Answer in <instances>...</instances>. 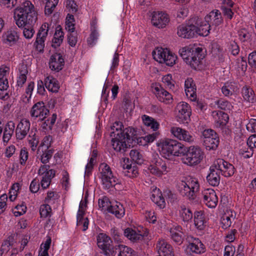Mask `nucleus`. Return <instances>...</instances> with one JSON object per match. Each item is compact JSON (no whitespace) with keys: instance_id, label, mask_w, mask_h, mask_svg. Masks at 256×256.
I'll return each mask as SVG.
<instances>
[{"instance_id":"obj_35","label":"nucleus","mask_w":256,"mask_h":256,"mask_svg":"<svg viewBox=\"0 0 256 256\" xmlns=\"http://www.w3.org/2000/svg\"><path fill=\"white\" fill-rule=\"evenodd\" d=\"M182 228L180 226H174L170 230L171 238L178 244H181L183 241Z\"/></svg>"},{"instance_id":"obj_43","label":"nucleus","mask_w":256,"mask_h":256,"mask_svg":"<svg viewBox=\"0 0 256 256\" xmlns=\"http://www.w3.org/2000/svg\"><path fill=\"white\" fill-rule=\"evenodd\" d=\"M64 32L62 30L60 26H56L55 33L52 40V46L54 48H56L60 46L64 39Z\"/></svg>"},{"instance_id":"obj_31","label":"nucleus","mask_w":256,"mask_h":256,"mask_svg":"<svg viewBox=\"0 0 256 256\" xmlns=\"http://www.w3.org/2000/svg\"><path fill=\"white\" fill-rule=\"evenodd\" d=\"M152 190L150 198L152 201L160 208H164L166 206V204L160 190L155 186H152Z\"/></svg>"},{"instance_id":"obj_22","label":"nucleus","mask_w":256,"mask_h":256,"mask_svg":"<svg viewBox=\"0 0 256 256\" xmlns=\"http://www.w3.org/2000/svg\"><path fill=\"white\" fill-rule=\"evenodd\" d=\"M20 36L18 32L10 29L5 32L2 36V42L9 47H12L16 44Z\"/></svg>"},{"instance_id":"obj_5","label":"nucleus","mask_w":256,"mask_h":256,"mask_svg":"<svg viewBox=\"0 0 256 256\" xmlns=\"http://www.w3.org/2000/svg\"><path fill=\"white\" fill-rule=\"evenodd\" d=\"M200 189V184L198 179L193 176L183 178L178 184V190L180 194L188 200H194Z\"/></svg>"},{"instance_id":"obj_24","label":"nucleus","mask_w":256,"mask_h":256,"mask_svg":"<svg viewBox=\"0 0 256 256\" xmlns=\"http://www.w3.org/2000/svg\"><path fill=\"white\" fill-rule=\"evenodd\" d=\"M194 224L198 230H204L207 226L208 220L204 211L196 210L194 213Z\"/></svg>"},{"instance_id":"obj_9","label":"nucleus","mask_w":256,"mask_h":256,"mask_svg":"<svg viewBox=\"0 0 256 256\" xmlns=\"http://www.w3.org/2000/svg\"><path fill=\"white\" fill-rule=\"evenodd\" d=\"M200 139L207 150L216 149L218 144L219 139L216 133L212 129H206L201 132Z\"/></svg>"},{"instance_id":"obj_64","label":"nucleus","mask_w":256,"mask_h":256,"mask_svg":"<svg viewBox=\"0 0 256 256\" xmlns=\"http://www.w3.org/2000/svg\"><path fill=\"white\" fill-rule=\"evenodd\" d=\"M232 222V218L226 214L224 215L221 218L220 224L224 229L229 228L231 226Z\"/></svg>"},{"instance_id":"obj_38","label":"nucleus","mask_w":256,"mask_h":256,"mask_svg":"<svg viewBox=\"0 0 256 256\" xmlns=\"http://www.w3.org/2000/svg\"><path fill=\"white\" fill-rule=\"evenodd\" d=\"M178 216L183 222H188L192 220L194 214L189 208L182 206L178 209Z\"/></svg>"},{"instance_id":"obj_44","label":"nucleus","mask_w":256,"mask_h":256,"mask_svg":"<svg viewBox=\"0 0 256 256\" xmlns=\"http://www.w3.org/2000/svg\"><path fill=\"white\" fill-rule=\"evenodd\" d=\"M96 155V151L94 150L91 157L88 160V164L85 166V176H88L92 173Z\"/></svg>"},{"instance_id":"obj_51","label":"nucleus","mask_w":256,"mask_h":256,"mask_svg":"<svg viewBox=\"0 0 256 256\" xmlns=\"http://www.w3.org/2000/svg\"><path fill=\"white\" fill-rule=\"evenodd\" d=\"M74 18L73 15L68 14L66 19V29L70 32H74L75 29Z\"/></svg>"},{"instance_id":"obj_52","label":"nucleus","mask_w":256,"mask_h":256,"mask_svg":"<svg viewBox=\"0 0 256 256\" xmlns=\"http://www.w3.org/2000/svg\"><path fill=\"white\" fill-rule=\"evenodd\" d=\"M216 104L222 110L230 111L232 110L233 106L227 100L220 99L216 102Z\"/></svg>"},{"instance_id":"obj_14","label":"nucleus","mask_w":256,"mask_h":256,"mask_svg":"<svg viewBox=\"0 0 256 256\" xmlns=\"http://www.w3.org/2000/svg\"><path fill=\"white\" fill-rule=\"evenodd\" d=\"M170 18L168 14L162 11H154L151 14V22L152 24L158 28H166L170 22Z\"/></svg>"},{"instance_id":"obj_18","label":"nucleus","mask_w":256,"mask_h":256,"mask_svg":"<svg viewBox=\"0 0 256 256\" xmlns=\"http://www.w3.org/2000/svg\"><path fill=\"white\" fill-rule=\"evenodd\" d=\"M202 199L203 202L209 208H214L218 205V197L214 190L212 188L202 190Z\"/></svg>"},{"instance_id":"obj_3","label":"nucleus","mask_w":256,"mask_h":256,"mask_svg":"<svg viewBox=\"0 0 256 256\" xmlns=\"http://www.w3.org/2000/svg\"><path fill=\"white\" fill-rule=\"evenodd\" d=\"M112 144L116 152L124 151L136 140V130L132 127L124 129L122 122H114L111 126Z\"/></svg>"},{"instance_id":"obj_47","label":"nucleus","mask_w":256,"mask_h":256,"mask_svg":"<svg viewBox=\"0 0 256 256\" xmlns=\"http://www.w3.org/2000/svg\"><path fill=\"white\" fill-rule=\"evenodd\" d=\"M242 94L245 100L251 102H253L254 94L252 88L246 86L244 87L242 90Z\"/></svg>"},{"instance_id":"obj_49","label":"nucleus","mask_w":256,"mask_h":256,"mask_svg":"<svg viewBox=\"0 0 256 256\" xmlns=\"http://www.w3.org/2000/svg\"><path fill=\"white\" fill-rule=\"evenodd\" d=\"M59 0H47L46 1L44 13L46 15L51 14L58 4Z\"/></svg>"},{"instance_id":"obj_19","label":"nucleus","mask_w":256,"mask_h":256,"mask_svg":"<svg viewBox=\"0 0 256 256\" xmlns=\"http://www.w3.org/2000/svg\"><path fill=\"white\" fill-rule=\"evenodd\" d=\"M50 168L48 165H43L38 170V174L42 176L41 186L44 188H46L50 186L51 180L55 176V171Z\"/></svg>"},{"instance_id":"obj_46","label":"nucleus","mask_w":256,"mask_h":256,"mask_svg":"<svg viewBox=\"0 0 256 256\" xmlns=\"http://www.w3.org/2000/svg\"><path fill=\"white\" fill-rule=\"evenodd\" d=\"M99 208L104 212H108L112 203L106 196L100 198L98 202Z\"/></svg>"},{"instance_id":"obj_12","label":"nucleus","mask_w":256,"mask_h":256,"mask_svg":"<svg viewBox=\"0 0 256 256\" xmlns=\"http://www.w3.org/2000/svg\"><path fill=\"white\" fill-rule=\"evenodd\" d=\"M172 135L180 141L192 144L194 141V136L192 133L180 127L173 126L170 128Z\"/></svg>"},{"instance_id":"obj_7","label":"nucleus","mask_w":256,"mask_h":256,"mask_svg":"<svg viewBox=\"0 0 256 256\" xmlns=\"http://www.w3.org/2000/svg\"><path fill=\"white\" fill-rule=\"evenodd\" d=\"M148 170L152 174L158 177H162L170 171L166 163L157 154H154L150 160Z\"/></svg>"},{"instance_id":"obj_33","label":"nucleus","mask_w":256,"mask_h":256,"mask_svg":"<svg viewBox=\"0 0 256 256\" xmlns=\"http://www.w3.org/2000/svg\"><path fill=\"white\" fill-rule=\"evenodd\" d=\"M238 90V84L233 82H225L221 88L222 94L226 96L234 95L236 94Z\"/></svg>"},{"instance_id":"obj_2","label":"nucleus","mask_w":256,"mask_h":256,"mask_svg":"<svg viewBox=\"0 0 256 256\" xmlns=\"http://www.w3.org/2000/svg\"><path fill=\"white\" fill-rule=\"evenodd\" d=\"M38 12L32 2H23L14 10V18L19 28H24L22 34L26 39L32 38L35 32L34 26L38 20Z\"/></svg>"},{"instance_id":"obj_13","label":"nucleus","mask_w":256,"mask_h":256,"mask_svg":"<svg viewBox=\"0 0 256 256\" xmlns=\"http://www.w3.org/2000/svg\"><path fill=\"white\" fill-rule=\"evenodd\" d=\"M124 234L131 241L136 242L142 240L144 237L147 236L148 232L141 226L128 228L125 229Z\"/></svg>"},{"instance_id":"obj_57","label":"nucleus","mask_w":256,"mask_h":256,"mask_svg":"<svg viewBox=\"0 0 256 256\" xmlns=\"http://www.w3.org/2000/svg\"><path fill=\"white\" fill-rule=\"evenodd\" d=\"M185 93L187 98L191 101H195L196 99V86L184 88Z\"/></svg>"},{"instance_id":"obj_50","label":"nucleus","mask_w":256,"mask_h":256,"mask_svg":"<svg viewBox=\"0 0 256 256\" xmlns=\"http://www.w3.org/2000/svg\"><path fill=\"white\" fill-rule=\"evenodd\" d=\"M212 53L214 57V60L220 63L224 60V52L222 49L220 48H212Z\"/></svg>"},{"instance_id":"obj_41","label":"nucleus","mask_w":256,"mask_h":256,"mask_svg":"<svg viewBox=\"0 0 256 256\" xmlns=\"http://www.w3.org/2000/svg\"><path fill=\"white\" fill-rule=\"evenodd\" d=\"M9 72V68L8 67L0 68V90H6L8 86V75Z\"/></svg>"},{"instance_id":"obj_20","label":"nucleus","mask_w":256,"mask_h":256,"mask_svg":"<svg viewBox=\"0 0 256 256\" xmlns=\"http://www.w3.org/2000/svg\"><path fill=\"white\" fill-rule=\"evenodd\" d=\"M49 110L45 106L43 102H38L34 104L30 110V116L32 118H37L42 121L48 116Z\"/></svg>"},{"instance_id":"obj_11","label":"nucleus","mask_w":256,"mask_h":256,"mask_svg":"<svg viewBox=\"0 0 256 256\" xmlns=\"http://www.w3.org/2000/svg\"><path fill=\"white\" fill-rule=\"evenodd\" d=\"M151 90L160 102L165 104H170L172 102L173 98L171 94L166 91L160 84H152Z\"/></svg>"},{"instance_id":"obj_34","label":"nucleus","mask_w":256,"mask_h":256,"mask_svg":"<svg viewBox=\"0 0 256 256\" xmlns=\"http://www.w3.org/2000/svg\"><path fill=\"white\" fill-rule=\"evenodd\" d=\"M220 172L218 168H215V165L214 164L210 168V173L206 176V179L208 182L212 186H218L220 181Z\"/></svg>"},{"instance_id":"obj_60","label":"nucleus","mask_w":256,"mask_h":256,"mask_svg":"<svg viewBox=\"0 0 256 256\" xmlns=\"http://www.w3.org/2000/svg\"><path fill=\"white\" fill-rule=\"evenodd\" d=\"M27 70L24 68V70H20L18 77L17 84L19 86H22L26 80Z\"/></svg>"},{"instance_id":"obj_6","label":"nucleus","mask_w":256,"mask_h":256,"mask_svg":"<svg viewBox=\"0 0 256 256\" xmlns=\"http://www.w3.org/2000/svg\"><path fill=\"white\" fill-rule=\"evenodd\" d=\"M154 59L160 64L172 66L176 62L177 56L168 48L158 47L152 53Z\"/></svg>"},{"instance_id":"obj_48","label":"nucleus","mask_w":256,"mask_h":256,"mask_svg":"<svg viewBox=\"0 0 256 256\" xmlns=\"http://www.w3.org/2000/svg\"><path fill=\"white\" fill-rule=\"evenodd\" d=\"M132 160L138 164H142L144 162L142 154L137 150H132L130 152Z\"/></svg>"},{"instance_id":"obj_10","label":"nucleus","mask_w":256,"mask_h":256,"mask_svg":"<svg viewBox=\"0 0 256 256\" xmlns=\"http://www.w3.org/2000/svg\"><path fill=\"white\" fill-rule=\"evenodd\" d=\"M175 117L176 121L180 124H188L190 120L192 110L190 105L184 102H178L175 109Z\"/></svg>"},{"instance_id":"obj_16","label":"nucleus","mask_w":256,"mask_h":256,"mask_svg":"<svg viewBox=\"0 0 256 256\" xmlns=\"http://www.w3.org/2000/svg\"><path fill=\"white\" fill-rule=\"evenodd\" d=\"M187 249L192 254H201L206 252V246L198 238L188 236L187 238Z\"/></svg>"},{"instance_id":"obj_63","label":"nucleus","mask_w":256,"mask_h":256,"mask_svg":"<svg viewBox=\"0 0 256 256\" xmlns=\"http://www.w3.org/2000/svg\"><path fill=\"white\" fill-rule=\"evenodd\" d=\"M26 206L23 204L16 206L13 210V213L16 216H19L26 213Z\"/></svg>"},{"instance_id":"obj_37","label":"nucleus","mask_w":256,"mask_h":256,"mask_svg":"<svg viewBox=\"0 0 256 256\" xmlns=\"http://www.w3.org/2000/svg\"><path fill=\"white\" fill-rule=\"evenodd\" d=\"M142 120L145 126L154 132L158 130L160 128V124L151 116L144 114L142 116Z\"/></svg>"},{"instance_id":"obj_21","label":"nucleus","mask_w":256,"mask_h":256,"mask_svg":"<svg viewBox=\"0 0 256 256\" xmlns=\"http://www.w3.org/2000/svg\"><path fill=\"white\" fill-rule=\"evenodd\" d=\"M215 168L225 177H229L234 173V168L230 164L222 159H218L214 163Z\"/></svg>"},{"instance_id":"obj_4","label":"nucleus","mask_w":256,"mask_h":256,"mask_svg":"<svg viewBox=\"0 0 256 256\" xmlns=\"http://www.w3.org/2000/svg\"><path fill=\"white\" fill-rule=\"evenodd\" d=\"M202 50V48L197 45L190 44L180 48L178 53L187 64L192 68L198 70L204 57Z\"/></svg>"},{"instance_id":"obj_28","label":"nucleus","mask_w":256,"mask_h":256,"mask_svg":"<svg viewBox=\"0 0 256 256\" xmlns=\"http://www.w3.org/2000/svg\"><path fill=\"white\" fill-rule=\"evenodd\" d=\"M204 20L208 23L210 22L212 26H219L223 22L221 13L218 10L211 11L204 17Z\"/></svg>"},{"instance_id":"obj_42","label":"nucleus","mask_w":256,"mask_h":256,"mask_svg":"<svg viewBox=\"0 0 256 256\" xmlns=\"http://www.w3.org/2000/svg\"><path fill=\"white\" fill-rule=\"evenodd\" d=\"M53 153V150L38 149L37 158L42 164H47L49 162Z\"/></svg>"},{"instance_id":"obj_54","label":"nucleus","mask_w":256,"mask_h":256,"mask_svg":"<svg viewBox=\"0 0 256 256\" xmlns=\"http://www.w3.org/2000/svg\"><path fill=\"white\" fill-rule=\"evenodd\" d=\"M50 24L48 22H44L40 26L37 34V36L46 38L50 30Z\"/></svg>"},{"instance_id":"obj_39","label":"nucleus","mask_w":256,"mask_h":256,"mask_svg":"<svg viewBox=\"0 0 256 256\" xmlns=\"http://www.w3.org/2000/svg\"><path fill=\"white\" fill-rule=\"evenodd\" d=\"M15 128V124L13 121H9L5 125L2 140L4 142L7 143L11 138Z\"/></svg>"},{"instance_id":"obj_26","label":"nucleus","mask_w":256,"mask_h":256,"mask_svg":"<svg viewBox=\"0 0 256 256\" xmlns=\"http://www.w3.org/2000/svg\"><path fill=\"white\" fill-rule=\"evenodd\" d=\"M112 256H139L138 252L124 245L116 246L112 252Z\"/></svg>"},{"instance_id":"obj_45","label":"nucleus","mask_w":256,"mask_h":256,"mask_svg":"<svg viewBox=\"0 0 256 256\" xmlns=\"http://www.w3.org/2000/svg\"><path fill=\"white\" fill-rule=\"evenodd\" d=\"M51 242V238L48 237L46 240L41 244L38 256H49L48 250L50 249Z\"/></svg>"},{"instance_id":"obj_29","label":"nucleus","mask_w":256,"mask_h":256,"mask_svg":"<svg viewBox=\"0 0 256 256\" xmlns=\"http://www.w3.org/2000/svg\"><path fill=\"white\" fill-rule=\"evenodd\" d=\"M212 116L217 127H223L228 122L229 117L227 114L222 111H214Z\"/></svg>"},{"instance_id":"obj_23","label":"nucleus","mask_w":256,"mask_h":256,"mask_svg":"<svg viewBox=\"0 0 256 256\" xmlns=\"http://www.w3.org/2000/svg\"><path fill=\"white\" fill-rule=\"evenodd\" d=\"M64 65V58L60 54L56 53L51 56L49 68L52 70L58 72L63 68Z\"/></svg>"},{"instance_id":"obj_27","label":"nucleus","mask_w":256,"mask_h":256,"mask_svg":"<svg viewBox=\"0 0 256 256\" xmlns=\"http://www.w3.org/2000/svg\"><path fill=\"white\" fill-rule=\"evenodd\" d=\"M210 24L204 20H197L195 24L196 37L198 36H206L210 34Z\"/></svg>"},{"instance_id":"obj_1","label":"nucleus","mask_w":256,"mask_h":256,"mask_svg":"<svg viewBox=\"0 0 256 256\" xmlns=\"http://www.w3.org/2000/svg\"><path fill=\"white\" fill-rule=\"evenodd\" d=\"M158 150L162 157L170 159L172 156L181 157L182 164L188 166H196L200 163L204 152L198 146H186L182 142L172 139H165L157 143Z\"/></svg>"},{"instance_id":"obj_59","label":"nucleus","mask_w":256,"mask_h":256,"mask_svg":"<svg viewBox=\"0 0 256 256\" xmlns=\"http://www.w3.org/2000/svg\"><path fill=\"white\" fill-rule=\"evenodd\" d=\"M125 176L129 178H136L138 174V169L136 166L133 165L126 171H124Z\"/></svg>"},{"instance_id":"obj_32","label":"nucleus","mask_w":256,"mask_h":256,"mask_svg":"<svg viewBox=\"0 0 256 256\" xmlns=\"http://www.w3.org/2000/svg\"><path fill=\"white\" fill-rule=\"evenodd\" d=\"M156 249L160 256H173L172 247L164 240H160L158 241L156 244Z\"/></svg>"},{"instance_id":"obj_25","label":"nucleus","mask_w":256,"mask_h":256,"mask_svg":"<svg viewBox=\"0 0 256 256\" xmlns=\"http://www.w3.org/2000/svg\"><path fill=\"white\" fill-rule=\"evenodd\" d=\"M30 122L26 118L22 119L18 124L16 129V136L18 139L22 140L27 135L30 128Z\"/></svg>"},{"instance_id":"obj_8","label":"nucleus","mask_w":256,"mask_h":256,"mask_svg":"<svg viewBox=\"0 0 256 256\" xmlns=\"http://www.w3.org/2000/svg\"><path fill=\"white\" fill-rule=\"evenodd\" d=\"M100 178L104 187L108 189L120 183V180L114 176L110 166L106 163H102L99 166Z\"/></svg>"},{"instance_id":"obj_55","label":"nucleus","mask_w":256,"mask_h":256,"mask_svg":"<svg viewBox=\"0 0 256 256\" xmlns=\"http://www.w3.org/2000/svg\"><path fill=\"white\" fill-rule=\"evenodd\" d=\"M162 82L164 86L170 89H172L174 86V81L171 74H167L162 78Z\"/></svg>"},{"instance_id":"obj_53","label":"nucleus","mask_w":256,"mask_h":256,"mask_svg":"<svg viewBox=\"0 0 256 256\" xmlns=\"http://www.w3.org/2000/svg\"><path fill=\"white\" fill-rule=\"evenodd\" d=\"M20 187V185L18 183H15L12 186L8 193V198L10 201L14 202L16 200Z\"/></svg>"},{"instance_id":"obj_36","label":"nucleus","mask_w":256,"mask_h":256,"mask_svg":"<svg viewBox=\"0 0 256 256\" xmlns=\"http://www.w3.org/2000/svg\"><path fill=\"white\" fill-rule=\"evenodd\" d=\"M44 86L47 90L52 92L56 93L60 89V84L52 76H47L44 79Z\"/></svg>"},{"instance_id":"obj_62","label":"nucleus","mask_w":256,"mask_h":256,"mask_svg":"<svg viewBox=\"0 0 256 256\" xmlns=\"http://www.w3.org/2000/svg\"><path fill=\"white\" fill-rule=\"evenodd\" d=\"M46 38H40L36 36V42L34 44V46L36 50L39 52L43 51L44 46V42Z\"/></svg>"},{"instance_id":"obj_40","label":"nucleus","mask_w":256,"mask_h":256,"mask_svg":"<svg viewBox=\"0 0 256 256\" xmlns=\"http://www.w3.org/2000/svg\"><path fill=\"white\" fill-rule=\"evenodd\" d=\"M108 212L114 214L118 218H121L124 215L125 210L120 202H116L112 203Z\"/></svg>"},{"instance_id":"obj_61","label":"nucleus","mask_w":256,"mask_h":256,"mask_svg":"<svg viewBox=\"0 0 256 256\" xmlns=\"http://www.w3.org/2000/svg\"><path fill=\"white\" fill-rule=\"evenodd\" d=\"M51 208L48 204H42L40 208V214L42 218H47L50 216Z\"/></svg>"},{"instance_id":"obj_58","label":"nucleus","mask_w":256,"mask_h":256,"mask_svg":"<svg viewBox=\"0 0 256 256\" xmlns=\"http://www.w3.org/2000/svg\"><path fill=\"white\" fill-rule=\"evenodd\" d=\"M52 142V136H44L43 140H42L40 146H38V149L51 150L50 148L51 146Z\"/></svg>"},{"instance_id":"obj_15","label":"nucleus","mask_w":256,"mask_h":256,"mask_svg":"<svg viewBox=\"0 0 256 256\" xmlns=\"http://www.w3.org/2000/svg\"><path fill=\"white\" fill-rule=\"evenodd\" d=\"M190 20L180 25L177 28V34L181 38L190 39L196 37L195 24Z\"/></svg>"},{"instance_id":"obj_56","label":"nucleus","mask_w":256,"mask_h":256,"mask_svg":"<svg viewBox=\"0 0 256 256\" xmlns=\"http://www.w3.org/2000/svg\"><path fill=\"white\" fill-rule=\"evenodd\" d=\"M28 152L26 148H22L19 154V163L21 166H24L28 158Z\"/></svg>"},{"instance_id":"obj_30","label":"nucleus","mask_w":256,"mask_h":256,"mask_svg":"<svg viewBox=\"0 0 256 256\" xmlns=\"http://www.w3.org/2000/svg\"><path fill=\"white\" fill-rule=\"evenodd\" d=\"M96 242L98 246L104 252L110 250L112 243L110 238L104 233H100L98 235Z\"/></svg>"},{"instance_id":"obj_17","label":"nucleus","mask_w":256,"mask_h":256,"mask_svg":"<svg viewBox=\"0 0 256 256\" xmlns=\"http://www.w3.org/2000/svg\"><path fill=\"white\" fill-rule=\"evenodd\" d=\"M87 208V200H82L80 202L78 210L76 214L77 226H82L83 231H86L88 228L89 221L87 218H84L85 212Z\"/></svg>"}]
</instances>
